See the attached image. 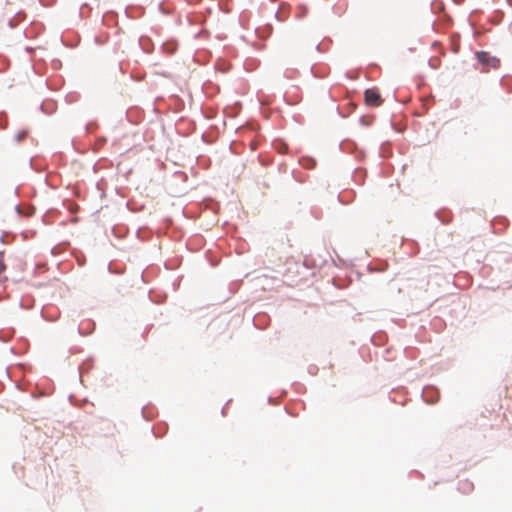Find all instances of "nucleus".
I'll return each mask as SVG.
<instances>
[{"label":"nucleus","mask_w":512,"mask_h":512,"mask_svg":"<svg viewBox=\"0 0 512 512\" xmlns=\"http://www.w3.org/2000/svg\"><path fill=\"white\" fill-rule=\"evenodd\" d=\"M510 6H512V0H507Z\"/></svg>","instance_id":"39448f33"},{"label":"nucleus","mask_w":512,"mask_h":512,"mask_svg":"<svg viewBox=\"0 0 512 512\" xmlns=\"http://www.w3.org/2000/svg\"><path fill=\"white\" fill-rule=\"evenodd\" d=\"M28 131H21V132H18L14 139L17 143H20L22 142L23 140H25L27 137H28Z\"/></svg>","instance_id":"7ed1b4c3"},{"label":"nucleus","mask_w":512,"mask_h":512,"mask_svg":"<svg viewBox=\"0 0 512 512\" xmlns=\"http://www.w3.org/2000/svg\"><path fill=\"white\" fill-rule=\"evenodd\" d=\"M6 269L5 263H4V254L3 252H0V281L2 280V274L4 273Z\"/></svg>","instance_id":"20e7f679"},{"label":"nucleus","mask_w":512,"mask_h":512,"mask_svg":"<svg viewBox=\"0 0 512 512\" xmlns=\"http://www.w3.org/2000/svg\"><path fill=\"white\" fill-rule=\"evenodd\" d=\"M364 100L368 106L373 107H379L383 103L380 93L375 88L365 90Z\"/></svg>","instance_id":"f03ea898"},{"label":"nucleus","mask_w":512,"mask_h":512,"mask_svg":"<svg viewBox=\"0 0 512 512\" xmlns=\"http://www.w3.org/2000/svg\"><path fill=\"white\" fill-rule=\"evenodd\" d=\"M477 60L486 68H498L500 61L498 58L491 56L488 52L481 51L476 54Z\"/></svg>","instance_id":"f257e3e1"}]
</instances>
